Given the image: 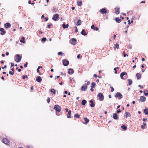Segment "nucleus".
I'll use <instances>...</instances> for the list:
<instances>
[{
    "instance_id": "obj_57",
    "label": "nucleus",
    "mask_w": 148,
    "mask_h": 148,
    "mask_svg": "<svg viewBox=\"0 0 148 148\" xmlns=\"http://www.w3.org/2000/svg\"><path fill=\"white\" fill-rule=\"evenodd\" d=\"M68 114L71 115V111L70 110H69V111L68 112Z\"/></svg>"
},
{
    "instance_id": "obj_51",
    "label": "nucleus",
    "mask_w": 148,
    "mask_h": 148,
    "mask_svg": "<svg viewBox=\"0 0 148 148\" xmlns=\"http://www.w3.org/2000/svg\"><path fill=\"white\" fill-rule=\"evenodd\" d=\"M45 21H47L49 19L47 17H46L45 18Z\"/></svg>"
},
{
    "instance_id": "obj_1",
    "label": "nucleus",
    "mask_w": 148,
    "mask_h": 148,
    "mask_svg": "<svg viewBox=\"0 0 148 148\" xmlns=\"http://www.w3.org/2000/svg\"><path fill=\"white\" fill-rule=\"evenodd\" d=\"M120 77L122 79H126L127 77V75L125 72H123L121 73Z\"/></svg>"
},
{
    "instance_id": "obj_59",
    "label": "nucleus",
    "mask_w": 148,
    "mask_h": 148,
    "mask_svg": "<svg viewBox=\"0 0 148 148\" xmlns=\"http://www.w3.org/2000/svg\"><path fill=\"white\" fill-rule=\"evenodd\" d=\"M128 22V24L129 25H130L131 24V23L130 22V20H128V21H127Z\"/></svg>"
},
{
    "instance_id": "obj_16",
    "label": "nucleus",
    "mask_w": 148,
    "mask_h": 148,
    "mask_svg": "<svg viewBox=\"0 0 148 148\" xmlns=\"http://www.w3.org/2000/svg\"><path fill=\"white\" fill-rule=\"evenodd\" d=\"M113 118L115 120L118 119V117L116 113H115L113 114Z\"/></svg>"
},
{
    "instance_id": "obj_44",
    "label": "nucleus",
    "mask_w": 148,
    "mask_h": 148,
    "mask_svg": "<svg viewBox=\"0 0 148 148\" xmlns=\"http://www.w3.org/2000/svg\"><path fill=\"white\" fill-rule=\"evenodd\" d=\"M110 88H111V92H113L114 90V88L112 86H110Z\"/></svg>"
},
{
    "instance_id": "obj_58",
    "label": "nucleus",
    "mask_w": 148,
    "mask_h": 148,
    "mask_svg": "<svg viewBox=\"0 0 148 148\" xmlns=\"http://www.w3.org/2000/svg\"><path fill=\"white\" fill-rule=\"evenodd\" d=\"M11 67H12L14 65V64L12 63H11Z\"/></svg>"
},
{
    "instance_id": "obj_6",
    "label": "nucleus",
    "mask_w": 148,
    "mask_h": 148,
    "mask_svg": "<svg viewBox=\"0 0 148 148\" xmlns=\"http://www.w3.org/2000/svg\"><path fill=\"white\" fill-rule=\"evenodd\" d=\"M62 63L64 66H67L69 64V61L65 59H64L62 60Z\"/></svg>"
},
{
    "instance_id": "obj_54",
    "label": "nucleus",
    "mask_w": 148,
    "mask_h": 148,
    "mask_svg": "<svg viewBox=\"0 0 148 148\" xmlns=\"http://www.w3.org/2000/svg\"><path fill=\"white\" fill-rule=\"evenodd\" d=\"M138 86L139 87H140L141 89H142L143 88V87L140 85H139Z\"/></svg>"
},
{
    "instance_id": "obj_12",
    "label": "nucleus",
    "mask_w": 148,
    "mask_h": 148,
    "mask_svg": "<svg viewBox=\"0 0 148 148\" xmlns=\"http://www.w3.org/2000/svg\"><path fill=\"white\" fill-rule=\"evenodd\" d=\"M0 32H1L0 33V34L1 35H3L5 33V32L4 31V29L3 28H0Z\"/></svg>"
},
{
    "instance_id": "obj_20",
    "label": "nucleus",
    "mask_w": 148,
    "mask_h": 148,
    "mask_svg": "<svg viewBox=\"0 0 148 148\" xmlns=\"http://www.w3.org/2000/svg\"><path fill=\"white\" fill-rule=\"evenodd\" d=\"M71 41L73 42H71V43L73 45H75L76 43V42L77 41L76 40L75 38H72L71 39Z\"/></svg>"
},
{
    "instance_id": "obj_32",
    "label": "nucleus",
    "mask_w": 148,
    "mask_h": 148,
    "mask_svg": "<svg viewBox=\"0 0 148 148\" xmlns=\"http://www.w3.org/2000/svg\"><path fill=\"white\" fill-rule=\"evenodd\" d=\"M82 1H79L77 2V5L79 6H80L82 5Z\"/></svg>"
},
{
    "instance_id": "obj_48",
    "label": "nucleus",
    "mask_w": 148,
    "mask_h": 148,
    "mask_svg": "<svg viewBox=\"0 0 148 148\" xmlns=\"http://www.w3.org/2000/svg\"><path fill=\"white\" fill-rule=\"evenodd\" d=\"M114 73L115 74H116L117 73V72L116 71V68H115L114 69Z\"/></svg>"
},
{
    "instance_id": "obj_7",
    "label": "nucleus",
    "mask_w": 148,
    "mask_h": 148,
    "mask_svg": "<svg viewBox=\"0 0 148 148\" xmlns=\"http://www.w3.org/2000/svg\"><path fill=\"white\" fill-rule=\"evenodd\" d=\"M88 87L86 84H84L81 87V90L83 91H85L87 89Z\"/></svg>"
},
{
    "instance_id": "obj_28",
    "label": "nucleus",
    "mask_w": 148,
    "mask_h": 148,
    "mask_svg": "<svg viewBox=\"0 0 148 148\" xmlns=\"http://www.w3.org/2000/svg\"><path fill=\"white\" fill-rule=\"evenodd\" d=\"M84 119L85 121V123H84V124H86L89 122V120L87 118H84Z\"/></svg>"
},
{
    "instance_id": "obj_47",
    "label": "nucleus",
    "mask_w": 148,
    "mask_h": 148,
    "mask_svg": "<svg viewBox=\"0 0 148 148\" xmlns=\"http://www.w3.org/2000/svg\"><path fill=\"white\" fill-rule=\"evenodd\" d=\"M67 118H71V115H69V114H67Z\"/></svg>"
},
{
    "instance_id": "obj_30",
    "label": "nucleus",
    "mask_w": 148,
    "mask_h": 148,
    "mask_svg": "<svg viewBox=\"0 0 148 148\" xmlns=\"http://www.w3.org/2000/svg\"><path fill=\"white\" fill-rule=\"evenodd\" d=\"M82 22L79 19L76 25L77 26L80 25L81 24Z\"/></svg>"
},
{
    "instance_id": "obj_9",
    "label": "nucleus",
    "mask_w": 148,
    "mask_h": 148,
    "mask_svg": "<svg viewBox=\"0 0 148 148\" xmlns=\"http://www.w3.org/2000/svg\"><path fill=\"white\" fill-rule=\"evenodd\" d=\"M59 15L57 14H56L55 15L53 16L52 18V19L53 20L56 21H57Z\"/></svg>"
},
{
    "instance_id": "obj_34",
    "label": "nucleus",
    "mask_w": 148,
    "mask_h": 148,
    "mask_svg": "<svg viewBox=\"0 0 148 148\" xmlns=\"http://www.w3.org/2000/svg\"><path fill=\"white\" fill-rule=\"evenodd\" d=\"M128 82H129V85H131L132 83V80L131 79H128Z\"/></svg>"
},
{
    "instance_id": "obj_39",
    "label": "nucleus",
    "mask_w": 148,
    "mask_h": 148,
    "mask_svg": "<svg viewBox=\"0 0 148 148\" xmlns=\"http://www.w3.org/2000/svg\"><path fill=\"white\" fill-rule=\"evenodd\" d=\"M119 45L118 44H116L115 45L114 48L118 49L119 48Z\"/></svg>"
},
{
    "instance_id": "obj_35",
    "label": "nucleus",
    "mask_w": 148,
    "mask_h": 148,
    "mask_svg": "<svg viewBox=\"0 0 148 148\" xmlns=\"http://www.w3.org/2000/svg\"><path fill=\"white\" fill-rule=\"evenodd\" d=\"M50 91L52 93H53L54 94H56V91L54 89H51Z\"/></svg>"
},
{
    "instance_id": "obj_36",
    "label": "nucleus",
    "mask_w": 148,
    "mask_h": 148,
    "mask_svg": "<svg viewBox=\"0 0 148 148\" xmlns=\"http://www.w3.org/2000/svg\"><path fill=\"white\" fill-rule=\"evenodd\" d=\"M121 127L124 130H125L127 129V127H126L125 125H122Z\"/></svg>"
},
{
    "instance_id": "obj_3",
    "label": "nucleus",
    "mask_w": 148,
    "mask_h": 148,
    "mask_svg": "<svg viewBox=\"0 0 148 148\" xmlns=\"http://www.w3.org/2000/svg\"><path fill=\"white\" fill-rule=\"evenodd\" d=\"M54 109L56 112H59L61 110V107L59 105H55L54 107Z\"/></svg>"
},
{
    "instance_id": "obj_53",
    "label": "nucleus",
    "mask_w": 148,
    "mask_h": 148,
    "mask_svg": "<svg viewBox=\"0 0 148 148\" xmlns=\"http://www.w3.org/2000/svg\"><path fill=\"white\" fill-rule=\"evenodd\" d=\"M90 84V82L89 81H88L87 82V83L86 84L87 86L88 85H89Z\"/></svg>"
},
{
    "instance_id": "obj_49",
    "label": "nucleus",
    "mask_w": 148,
    "mask_h": 148,
    "mask_svg": "<svg viewBox=\"0 0 148 148\" xmlns=\"http://www.w3.org/2000/svg\"><path fill=\"white\" fill-rule=\"evenodd\" d=\"M121 110L120 109H119L118 110H117L116 111V112H117L118 113H119L120 112H121Z\"/></svg>"
},
{
    "instance_id": "obj_14",
    "label": "nucleus",
    "mask_w": 148,
    "mask_h": 148,
    "mask_svg": "<svg viewBox=\"0 0 148 148\" xmlns=\"http://www.w3.org/2000/svg\"><path fill=\"white\" fill-rule=\"evenodd\" d=\"M4 26L6 28H8L11 27V25L10 23H7L5 24Z\"/></svg>"
},
{
    "instance_id": "obj_23",
    "label": "nucleus",
    "mask_w": 148,
    "mask_h": 148,
    "mask_svg": "<svg viewBox=\"0 0 148 148\" xmlns=\"http://www.w3.org/2000/svg\"><path fill=\"white\" fill-rule=\"evenodd\" d=\"M136 76L137 77L138 79H140L141 77V75L139 73H137L136 74Z\"/></svg>"
},
{
    "instance_id": "obj_61",
    "label": "nucleus",
    "mask_w": 148,
    "mask_h": 148,
    "mask_svg": "<svg viewBox=\"0 0 148 148\" xmlns=\"http://www.w3.org/2000/svg\"><path fill=\"white\" fill-rule=\"evenodd\" d=\"M5 54H6V55H7V56H8V55H9V52H6V53H5Z\"/></svg>"
},
{
    "instance_id": "obj_38",
    "label": "nucleus",
    "mask_w": 148,
    "mask_h": 148,
    "mask_svg": "<svg viewBox=\"0 0 148 148\" xmlns=\"http://www.w3.org/2000/svg\"><path fill=\"white\" fill-rule=\"evenodd\" d=\"M80 117V115L78 114H75L74 115V117L77 118H79Z\"/></svg>"
},
{
    "instance_id": "obj_22",
    "label": "nucleus",
    "mask_w": 148,
    "mask_h": 148,
    "mask_svg": "<svg viewBox=\"0 0 148 148\" xmlns=\"http://www.w3.org/2000/svg\"><path fill=\"white\" fill-rule=\"evenodd\" d=\"M69 25L68 24H65V23H63L62 25V26L63 28L65 29L69 27Z\"/></svg>"
},
{
    "instance_id": "obj_40",
    "label": "nucleus",
    "mask_w": 148,
    "mask_h": 148,
    "mask_svg": "<svg viewBox=\"0 0 148 148\" xmlns=\"http://www.w3.org/2000/svg\"><path fill=\"white\" fill-rule=\"evenodd\" d=\"M47 39L46 38H43L42 39V42H45L46 40Z\"/></svg>"
},
{
    "instance_id": "obj_4",
    "label": "nucleus",
    "mask_w": 148,
    "mask_h": 148,
    "mask_svg": "<svg viewBox=\"0 0 148 148\" xmlns=\"http://www.w3.org/2000/svg\"><path fill=\"white\" fill-rule=\"evenodd\" d=\"M98 97L100 98L99 100L100 101H103L104 99V97L103 94L101 93H98L97 95Z\"/></svg>"
},
{
    "instance_id": "obj_26",
    "label": "nucleus",
    "mask_w": 148,
    "mask_h": 148,
    "mask_svg": "<svg viewBox=\"0 0 148 148\" xmlns=\"http://www.w3.org/2000/svg\"><path fill=\"white\" fill-rule=\"evenodd\" d=\"M87 103V101L85 99H83L82 101V104L83 106H84Z\"/></svg>"
},
{
    "instance_id": "obj_17",
    "label": "nucleus",
    "mask_w": 148,
    "mask_h": 148,
    "mask_svg": "<svg viewBox=\"0 0 148 148\" xmlns=\"http://www.w3.org/2000/svg\"><path fill=\"white\" fill-rule=\"evenodd\" d=\"M42 79L40 76H37L36 78V81L39 82H40L42 81Z\"/></svg>"
},
{
    "instance_id": "obj_24",
    "label": "nucleus",
    "mask_w": 148,
    "mask_h": 148,
    "mask_svg": "<svg viewBox=\"0 0 148 148\" xmlns=\"http://www.w3.org/2000/svg\"><path fill=\"white\" fill-rule=\"evenodd\" d=\"M116 21L118 23H120L121 21V20L119 18H115Z\"/></svg>"
},
{
    "instance_id": "obj_62",
    "label": "nucleus",
    "mask_w": 148,
    "mask_h": 148,
    "mask_svg": "<svg viewBox=\"0 0 148 148\" xmlns=\"http://www.w3.org/2000/svg\"><path fill=\"white\" fill-rule=\"evenodd\" d=\"M93 76L95 77H97V76L96 74H94Z\"/></svg>"
},
{
    "instance_id": "obj_29",
    "label": "nucleus",
    "mask_w": 148,
    "mask_h": 148,
    "mask_svg": "<svg viewBox=\"0 0 148 148\" xmlns=\"http://www.w3.org/2000/svg\"><path fill=\"white\" fill-rule=\"evenodd\" d=\"M144 112L145 114H148V108H146L144 109Z\"/></svg>"
},
{
    "instance_id": "obj_63",
    "label": "nucleus",
    "mask_w": 148,
    "mask_h": 148,
    "mask_svg": "<svg viewBox=\"0 0 148 148\" xmlns=\"http://www.w3.org/2000/svg\"><path fill=\"white\" fill-rule=\"evenodd\" d=\"M145 126L143 125H142L141 126V127L142 129H144L145 128Z\"/></svg>"
},
{
    "instance_id": "obj_27",
    "label": "nucleus",
    "mask_w": 148,
    "mask_h": 148,
    "mask_svg": "<svg viewBox=\"0 0 148 148\" xmlns=\"http://www.w3.org/2000/svg\"><path fill=\"white\" fill-rule=\"evenodd\" d=\"M115 13L117 14L119 13V8H115Z\"/></svg>"
},
{
    "instance_id": "obj_13",
    "label": "nucleus",
    "mask_w": 148,
    "mask_h": 148,
    "mask_svg": "<svg viewBox=\"0 0 148 148\" xmlns=\"http://www.w3.org/2000/svg\"><path fill=\"white\" fill-rule=\"evenodd\" d=\"M91 28L94 30L97 31L99 30V28L97 27H95L94 25H92L91 26Z\"/></svg>"
},
{
    "instance_id": "obj_42",
    "label": "nucleus",
    "mask_w": 148,
    "mask_h": 148,
    "mask_svg": "<svg viewBox=\"0 0 148 148\" xmlns=\"http://www.w3.org/2000/svg\"><path fill=\"white\" fill-rule=\"evenodd\" d=\"M123 54L124 55V57H125L126 56H128L127 54L125 53L124 51L123 52Z\"/></svg>"
},
{
    "instance_id": "obj_8",
    "label": "nucleus",
    "mask_w": 148,
    "mask_h": 148,
    "mask_svg": "<svg viewBox=\"0 0 148 148\" xmlns=\"http://www.w3.org/2000/svg\"><path fill=\"white\" fill-rule=\"evenodd\" d=\"M3 142L6 145H9L10 143V141L8 140L6 138H3L2 140Z\"/></svg>"
},
{
    "instance_id": "obj_18",
    "label": "nucleus",
    "mask_w": 148,
    "mask_h": 148,
    "mask_svg": "<svg viewBox=\"0 0 148 148\" xmlns=\"http://www.w3.org/2000/svg\"><path fill=\"white\" fill-rule=\"evenodd\" d=\"M90 106L92 107H94L95 106V104L94 103L93 101L92 100L90 101Z\"/></svg>"
},
{
    "instance_id": "obj_11",
    "label": "nucleus",
    "mask_w": 148,
    "mask_h": 148,
    "mask_svg": "<svg viewBox=\"0 0 148 148\" xmlns=\"http://www.w3.org/2000/svg\"><path fill=\"white\" fill-rule=\"evenodd\" d=\"M100 12L101 14H104L106 13L107 11L105 8H103L100 10Z\"/></svg>"
},
{
    "instance_id": "obj_50",
    "label": "nucleus",
    "mask_w": 148,
    "mask_h": 148,
    "mask_svg": "<svg viewBox=\"0 0 148 148\" xmlns=\"http://www.w3.org/2000/svg\"><path fill=\"white\" fill-rule=\"evenodd\" d=\"M75 32L77 33L78 32V29H77V28L76 26L75 27Z\"/></svg>"
},
{
    "instance_id": "obj_52",
    "label": "nucleus",
    "mask_w": 148,
    "mask_h": 148,
    "mask_svg": "<svg viewBox=\"0 0 148 148\" xmlns=\"http://www.w3.org/2000/svg\"><path fill=\"white\" fill-rule=\"evenodd\" d=\"M52 25V24L48 25L47 27L49 28H50L51 26Z\"/></svg>"
},
{
    "instance_id": "obj_37",
    "label": "nucleus",
    "mask_w": 148,
    "mask_h": 148,
    "mask_svg": "<svg viewBox=\"0 0 148 148\" xmlns=\"http://www.w3.org/2000/svg\"><path fill=\"white\" fill-rule=\"evenodd\" d=\"M58 55H61L62 56H64V53L61 51L58 52Z\"/></svg>"
},
{
    "instance_id": "obj_46",
    "label": "nucleus",
    "mask_w": 148,
    "mask_h": 148,
    "mask_svg": "<svg viewBox=\"0 0 148 148\" xmlns=\"http://www.w3.org/2000/svg\"><path fill=\"white\" fill-rule=\"evenodd\" d=\"M50 99L49 97H48L47 98V102L48 103H49L50 102Z\"/></svg>"
},
{
    "instance_id": "obj_43",
    "label": "nucleus",
    "mask_w": 148,
    "mask_h": 148,
    "mask_svg": "<svg viewBox=\"0 0 148 148\" xmlns=\"http://www.w3.org/2000/svg\"><path fill=\"white\" fill-rule=\"evenodd\" d=\"M9 73L11 75H13L14 74V72L11 71H10Z\"/></svg>"
},
{
    "instance_id": "obj_60",
    "label": "nucleus",
    "mask_w": 148,
    "mask_h": 148,
    "mask_svg": "<svg viewBox=\"0 0 148 148\" xmlns=\"http://www.w3.org/2000/svg\"><path fill=\"white\" fill-rule=\"evenodd\" d=\"M80 57V54H78L77 56V58L78 59H79Z\"/></svg>"
},
{
    "instance_id": "obj_15",
    "label": "nucleus",
    "mask_w": 148,
    "mask_h": 148,
    "mask_svg": "<svg viewBox=\"0 0 148 148\" xmlns=\"http://www.w3.org/2000/svg\"><path fill=\"white\" fill-rule=\"evenodd\" d=\"M74 72V71L73 70V69L70 68L69 69V71H68V73L69 74H70L71 73V74H73V73Z\"/></svg>"
},
{
    "instance_id": "obj_45",
    "label": "nucleus",
    "mask_w": 148,
    "mask_h": 148,
    "mask_svg": "<svg viewBox=\"0 0 148 148\" xmlns=\"http://www.w3.org/2000/svg\"><path fill=\"white\" fill-rule=\"evenodd\" d=\"M28 64V62H26V63L24 64V67H25V68L27 67V65Z\"/></svg>"
},
{
    "instance_id": "obj_21",
    "label": "nucleus",
    "mask_w": 148,
    "mask_h": 148,
    "mask_svg": "<svg viewBox=\"0 0 148 148\" xmlns=\"http://www.w3.org/2000/svg\"><path fill=\"white\" fill-rule=\"evenodd\" d=\"M125 114L124 115V117L125 118H127L128 116L130 117L131 116V114L130 113L127 112H125Z\"/></svg>"
},
{
    "instance_id": "obj_25",
    "label": "nucleus",
    "mask_w": 148,
    "mask_h": 148,
    "mask_svg": "<svg viewBox=\"0 0 148 148\" xmlns=\"http://www.w3.org/2000/svg\"><path fill=\"white\" fill-rule=\"evenodd\" d=\"M144 94L145 96H148V91L146 90H145L143 91Z\"/></svg>"
},
{
    "instance_id": "obj_55",
    "label": "nucleus",
    "mask_w": 148,
    "mask_h": 148,
    "mask_svg": "<svg viewBox=\"0 0 148 148\" xmlns=\"http://www.w3.org/2000/svg\"><path fill=\"white\" fill-rule=\"evenodd\" d=\"M7 68V66L5 65L4 67H2V69H6Z\"/></svg>"
},
{
    "instance_id": "obj_5",
    "label": "nucleus",
    "mask_w": 148,
    "mask_h": 148,
    "mask_svg": "<svg viewBox=\"0 0 148 148\" xmlns=\"http://www.w3.org/2000/svg\"><path fill=\"white\" fill-rule=\"evenodd\" d=\"M115 97H118L119 99H121L123 97L122 95L119 92H117L116 93L115 96Z\"/></svg>"
},
{
    "instance_id": "obj_64",
    "label": "nucleus",
    "mask_w": 148,
    "mask_h": 148,
    "mask_svg": "<svg viewBox=\"0 0 148 148\" xmlns=\"http://www.w3.org/2000/svg\"><path fill=\"white\" fill-rule=\"evenodd\" d=\"M143 125H144L145 126H146V125L147 124L145 123L144 122V123H143Z\"/></svg>"
},
{
    "instance_id": "obj_56",
    "label": "nucleus",
    "mask_w": 148,
    "mask_h": 148,
    "mask_svg": "<svg viewBox=\"0 0 148 148\" xmlns=\"http://www.w3.org/2000/svg\"><path fill=\"white\" fill-rule=\"evenodd\" d=\"M147 120V119L146 118H143V121H145Z\"/></svg>"
},
{
    "instance_id": "obj_31",
    "label": "nucleus",
    "mask_w": 148,
    "mask_h": 148,
    "mask_svg": "<svg viewBox=\"0 0 148 148\" xmlns=\"http://www.w3.org/2000/svg\"><path fill=\"white\" fill-rule=\"evenodd\" d=\"M25 38L24 37H22L21 39L20 40V41L22 43H25Z\"/></svg>"
},
{
    "instance_id": "obj_41",
    "label": "nucleus",
    "mask_w": 148,
    "mask_h": 148,
    "mask_svg": "<svg viewBox=\"0 0 148 148\" xmlns=\"http://www.w3.org/2000/svg\"><path fill=\"white\" fill-rule=\"evenodd\" d=\"M22 77H23V79H25L26 78H27V75H23V76H22Z\"/></svg>"
},
{
    "instance_id": "obj_33",
    "label": "nucleus",
    "mask_w": 148,
    "mask_h": 148,
    "mask_svg": "<svg viewBox=\"0 0 148 148\" xmlns=\"http://www.w3.org/2000/svg\"><path fill=\"white\" fill-rule=\"evenodd\" d=\"M96 85V83L95 82H92V83L91 85V87L92 88H94L95 87V86Z\"/></svg>"
},
{
    "instance_id": "obj_10",
    "label": "nucleus",
    "mask_w": 148,
    "mask_h": 148,
    "mask_svg": "<svg viewBox=\"0 0 148 148\" xmlns=\"http://www.w3.org/2000/svg\"><path fill=\"white\" fill-rule=\"evenodd\" d=\"M146 97L144 96H141L140 97V101L142 102H144L146 100Z\"/></svg>"
},
{
    "instance_id": "obj_2",
    "label": "nucleus",
    "mask_w": 148,
    "mask_h": 148,
    "mask_svg": "<svg viewBox=\"0 0 148 148\" xmlns=\"http://www.w3.org/2000/svg\"><path fill=\"white\" fill-rule=\"evenodd\" d=\"M22 57L18 54H16L15 56V60L17 62H19L21 59Z\"/></svg>"
},
{
    "instance_id": "obj_19",
    "label": "nucleus",
    "mask_w": 148,
    "mask_h": 148,
    "mask_svg": "<svg viewBox=\"0 0 148 148\" xmlns=\"http://www.w3.org/2000/svg\"><path fill=\"white\" fill-rule=\"evenodd\" d=\"M85 30L84 29H83L81 32V34L84 36H85L87 35V34L85 32Z\"/></svg>"
}]
</instances>
